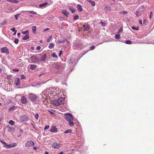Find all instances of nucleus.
Returning <instances> with one entry per match:
<instances>
[{"label": "nucleus", "mask_w": 154, "mask_h": 154, "mask_svg": "<svg viewBox=\"0 0 154 154\" xmlns=\"http://www.w3.org/2000/svg\"><path fill=\"white\" fill-rule=\"evenodd\" d=\"M58 154H63V152H60Z\"/></svg>", "instance_id": "nucleus-60"}, {"label": "nucleus", "mask_w": 154, "mask_h": 154, "mask_svg": "<svg viewBox=\"0 0 154 154\" xmlns=\"http://www.w3.org/2000/svg\"><path fill=\"white\" fill-rule=\"evenodd\" d=\"M152 11H151V12H150V17H149V18L150 19H151V15L152 14Z\"/></svg>", "instance_id": "nucleus-59"}, {"label": "nucleus", "mask_w": 154, "mask_h": 154, "mask_svg": "<svg viewBox=\"0 0 154 154\" xmlns=\"http://www.w3.org/2000/svg\"><path fill=\"white\" fill-rule=\"evenodd\" d=\"M148 23V21L146 20H144L143 21V24L145 25H147Z\"/></svg>", "instance_id": "nucleus-27"}, {"label": "nucleus", "mask_w": 154, "mask_h": 154, "mask_svg": "<svg viewBox=\"0 0 154 154\" xmlns=\"http://www.w3.org/2000/svg\"><path fill=\"white\" fill-rule=\"evenodd\" d=\"M41 48L40 46H38L36 47V49L37 50H39Z\"/></svg>", "instance_id": "nucleus-50"}, {"label": "nucleus", "mask_w": 154, "mask_h": 154, "mask_svg": "<svg viewBox=\"0 0 154 154\" xmlns=\"http://www.w3.org/2000/svg\"><path fill=\"white\" fill-rule=\"evenodd\" d=\"M65 42V40H63L62 41H61L60 42V43H64Z\"/></svg>", "instance_id": "nucleus-53"}, {"label": "nucleus", "mask_w": 154, "mask_h": 154, "mask_svg": "<svg viewBox=\"0 0 154 154\" xmlns=\"http://www.w3.org/2000/svg\"><path fill=\"white\" fill-rule=\"evenodd\" d=\"M21 79H23L25 78V76L23 74H22L21 75Z\"/></svg>", "instance_id": "nucleus-48"}, {"label": "nucleus", "mask_w": 154, "mask_h": 154, "mask_svg": "<svg viewBox=\"0 0 154 154\" xmlns=\"http://www.w3.org/2000/svg\"><path fill=\"white\" fill-rule=\"evenodd\" d=\"M28 119V117L26 115L22 116L20 118V120L23 122L27 121Z\"/></svg>", "instance_id": "nucleus-7"}, {"label": "nucleus", "mask_w": 154, "mask_h": 154, "mask_svg": "<svg viewBox=\"0 0 154 154\" xmlns=\"http://www.w3.org/2000/svg\"><path fill=\"white\" fill-rule=\"evenodd\" d=\"M53 104H54L56 106H59L60 104L58 103V101H55L54 102Z\"/></svg>", "instance_id": "nucleus-29"}, {"label": "nucleus", "mask_w": 154, "mask_h": 154, "mask_svg": "<svg viewBox=\"0 0 154 154\" xmlns=\"http://www.w3.org/2000/svg\"><path fill=\"white\" fill-rule=\"evenodd\" d=\"M83 27V30L85 31H88L90 28V26L88 24L84 25Z\"/></svg>", "instance_id": "nucleus-8"}, {"label": "nucleus", "mask_w": 154, "mask_h": 154, "mask_svg": "<svg viewBox=\"0 0 154 154\" xmlns=\"http://www.w3.org/2000/svg\"><path fill=\"white\" fill-rule=\"evenodd\" d=\"M64 118L69 122V125L70 126L74 125V124L73 122V116L72 114L70 113L65 114Z\"/></svg>", "instance_id": "nucleus-1"}, {"label": "nucleus", "mask_w": 154, "mask_h": 154, "mask_svg": "<svg viewBox=\"0 0 154 154\" xmlns=\"http://www.w3.org/2000/svg\"><path fill=\"white\" fill-rule=\"evenodd\" d=\"M19 40L18 39H15L14 40V42L16 44H17L18 43Z\"/></svg>", "instance_id": "nucleus-38"}, {"label": "nucleus", "mask_w": 154, "mask_h": 154, "mask_svg": "<svg viewBox=\"0 0 154 154\" xmlns=\"http://www.w3.org/2000/svg\"><path fill=\"white\" fill-rule=\"evenodd\" d=\"M54 47V45L53 44V43H51L49 45L48 48L50 49H51L53 48Z\"/></svg>", "instance_id": "nucleus-24"}, {"label": "nucleus", "mask_w": 154, "mask_h": 154, "mask_svg": "<svg viewBox=\"0 0 154 154\" xmlns=\"http://www.w3.org/2000/svg\"><path fill=\"white\" fill-rule=\"evenodd\" d=\"M17 145L16 143H13L11 144H7L6 145H4L3 147L7 149L11 148L16 146Z\"/></svg>", "instance_id": "nucleus-2"}, {"label": "nucleus", "mask_w": 154, "mask_h": 154, "mask_svg": "<svg viewBox=\"0 0 154 154\" xmlns=\"http://www.w3.org/2000/svg\"><path fill=\"white\" fill-rule=\"evenodd\" d=\"M122 31H123L122 29V28H121L119 30L118 33H119L121 32H122Z\"/></svg>", "instance_id": "nucleus-51"}, {"label": "nucleus", "mask_w": 154, "mask_h": 154, "mask_svg": "<svg viewBox=\"0 0 154 154\" xmlns=\"http://www.w3.org/2000/svg\"><path fill=\"white\" fill-rule=\"evenodd\" d=\"M72 12L73 13L75 12V10H71Z\"/></svg>", "instance_id": "nucleus-57"}, {"label": "nucleus", "mask_w": 154, "mask_h": 154, "mask_svg": "<svg viewBox=\"0 0 154 154\" xmlns=\"http://www.w3.org/2000/svg\"><path fill=\"white\" fill-rule=\"evenodd\" d=\"M19 16V14H17L15 15V17L16 20H17L18 19V17Z\"/></svg>", "instance_id": "nucleus-41"}, {"label": "nucleus", "mask_w": 154, "mask_h": 154, "mask_svg": "<svg viewBox=\"0 0 154 154\" xmlns=\"http://www.w3.org/2000/svg\"><path fill=\"white\" fill-rule=\"evenodd\" d=\"M125 43L128 44H131L132 42L130 40H127L126 41Z\"/></svg>", "instance_id": "nucleus-33"}, {"label": "nucleus", "mask_w": 154, "mask_h": 154, "mask_svg": "<svg viewBox=\"0 0 154 154\" xmlns=\"http://www.w3.org/2000/svg\"><path fill=\"white\" fill-rule=\"evenodd\" d=\"M7 23V22H6V20H4L3 22H2L1 23V24L2 25H5Z\"/></svg>", "instance_id": "nucleus-36"}, {"label": "nucleus", "mask_w": 154, "mask_h": 154, "mask_svg": "<svg viewBox=\"0 0 154 154\" xmlns=\"http://www.w3.org/2000/svg\"><path fill=\"white\" fill-rule=\"evenodd\" d=\"M17 35L18 36H19L20 35V33H18L17 34Z\"/></svg>", "instance_id": "nucleus-62"}, {"label": "nucleus", "mask_w": 154, "mask_h": 154, "mask_svg": "<svg viewBox=\"0 0 154 154\" xmlns=\"http://www.w3.org/2000/svg\"><path fill=\"white\" fill-rule=\"evenodd\" d=\"M60 144L57 143V142H54L52 146L53 148L58 149L60 147Z\"/></svg>", "instance_id": "nucleus-9"}, {"label": "nucleus", "mask_w": 154, "mask_h": 154, "mask_svg": "<svg viewBox=\"0 0 154 154\" xmlns=\"http://www.w3.org/2000/svg\"><path fill=\"white\" fill-rule=\"evenodd\" d=\"M1 52L2 53H5L7 54H8L9 53V51L8 49V48L6 47L1 48Z\"/></svg>", "instance_id": "nucleus-6"}, {"label": "nucleus", "mask_w": 154, "mask_h": 154, "mask_svg": "<svg viewBox=\"0 0 154 154\" xmlns=\"http://www.w3.org/2000/svg\"><path fill=\"white\" fill-rule=\"evenodd\" d=\"M29 98L32 101H34L37 98V96L34 94H30L29 95Z\"/></svg>", "instance_id": "nucleus-5"}, {"label": "nucleus", "mask_w": 154, "mask_h": 154, "mask_svg": "<svg viewBox=\"0 0 154 154\" xmlns=\"http://www.w3.org/2000/svg\"><path fill=\"white\" fill-rule=\"evenodd\" d=\"M132 28L133 29H134V30H137L138 29V28H136V27H135V26H133L132 27Z\"/></svg>", "instance_id": "nucleus-49"}, {"label": "nucleus", "mask_w": 154, "mask_h": 154, "mask_svg": "<svg viewBox=\"0 0 154 154\" xmlns=\"http://www.w3.org/2000/svg\"><path fill=\"white\" fill-rule=\"evenodd\" d=\"M9 124H10L11 125H14V121L12 120H10L9 122Z\"/></svg>", "instance_id": "nucleus-25"}, {"label": "nucleus", "mask_w": 154, "mask_h": 154, "mask_svg": "<svg viewBox=\"0 0 154 154\" xmlns=\"http://www.w3.org/2000/svg\"><path fill=\"white\" fill-rule=\"evenodd\" d=\"M37 27L36 26H33L32 27V30L33 33L34 34L36 33Z\"/></svg>", "instance_id": "nucleus-15"}, {"label": "nucleus", "mask_w": 154, "mask_h": 154, "mask_svg": "<svg viewBox=\"0 0 154 154\" xmlns=\"http://www.w3.org/2000/svg\"><path fill=\"white\" fill-rule=\"evenodd\" d=\"M52 56L54 57H56V58L57 57V56L56 54L55 53H54L52 54Z\"/></svg>", "instance_id": "nucleus-39"}, {"label": "nucleus", "mask_w": 154, "mask_h": 154, "mask_svg": "<svg viewBox=\"0 0 154 154\" xmlns=\"http://www.w3.org/2000/svg\"><path fill=\"white\" fill-rule=\"evenodd\" d=\"M63 52V51H60L59 52V55L60 56L61 54H62Z\"/></svg>", "instance_id": "nucleus-55"}, {"label": "nucleus", "mask_w": 154, "mask_h": 154, "mask_svg": "<svg viewBox=\"0 0 154 154\" xmlns=\"http://www.w3.org/2000/svg\"><path fill=\"white\" fill-rule=\"evenodd\" d=\"M30 58L32 63H36L39 61V59L35 56H33L31 57Z\"/></svg>", "instance_id": "nucleus-4"}, {"label": "nucleus", "mask_w": 154, "mask_h": 154, "mask_svg": "<svg viewBox=\"0 0 154 154\" xmlns=\"http://www.w3.org/2000/svg\"><path fill=\"white\" fill-rule=\"evenodd\" d=\"M49 28H47L45 29L44 30V32H46V31L49 30Z\"/></svg>", "instance_id": "nucleus-54"}, {"label": "nucleus", "mask_w": 154, "mask_h": 154, "mask_svg": "<svg viewBox=\"0 0 154 154\" xmlns=\"http://www.w3.org/2000/svg\"><path fill=\"white\" fill-rule=\"evenodd\" d=\"M35 117L37 119H38V113H36L35 115Z\"/></svg>", "instance_id": "nucleus-45"}, {"label": "nucleus", "mask_w": 154, "mask_h": 154, "mask_svg": "<svg viewBox=\"0 0 154 154\" xmlns=\"http://www.w3.org/2000/svg\"><path fill=\"white\" fill-rule=\"evenodd\" d=\"M59 19L60 20H61V21H64V20H65L63 18V17H59Z\"/></svg>", "instance_id": "nucleus-43"}, {"label": "nucleus", "mask_w": 154, "mask_h": 154, "mask_svg": "<svg viewBox=\"0 0 154 154\" xmlns=\"http://www.w3.org/2000/svg\"><path fill=\"white\" fill-rule=\"evenodd\" d=\"M1 142L2 143H3V144H4V145H7V143H6L5 142V141H3L2 140H1Z\"/></svg>", "instance_id": "nucleus-42"}, {"label": "nucleus", "mask_w": 154, "mask_h": 154, "mask_svg": "<svg viewBox=\"0 0 154 154\" xmlns=\"http://www.w3.org/2000/svg\"><path fill=\"white\" fill-rule=\"evenodd\" d=\"M55 65V68L57 69H59L61 67V65L60 64L58 63H54Z\"/></svg>", "instance_id": "nucleus-14"}, {"label": "nucleus", "mask_w": 154, "mask_h": 154, "mask_svg": "<svg viewBox=\"0 0 154 154\" xmlns=\"http://www.w3.org/2000/svg\"><path fill=\"white\" fill-rule=\"evenodd\" d=\"M46 54H44V55L43 56H42L41 58V59H40V60L41 61H44L45 59H46Z\"/></svg>", "instance_id": "nucleus-19"}, {"label": "nucleus", "mask_w": 154, "mask_h": 154, "mask_svg": "<svg viewBox=\"0 0 154 154\" xmlns=\"http://www.w3.org/2000/svg\"><path fill=\"white\" fill-rule=\"evenodd\" d=\"M49 125H46L45 126V128H44V129L45 130V129H48L49 128Z\"/></svg>", "instance_id": "nucleus-46"}, {"label": "nucleus", "mask_w": 154, "mask_h": 154, "mask_svg": "<svg viewBox=\"0 0 154 154\" xmlns=\"http://www.w3.org/2000/svg\"><path fill=\"white\" fill-rule=\"evenodd\" d=\"M17 30H16V31H15V32L13 34V35H15L17 33Z\"/></svg>", "instance_id": "nucleus-63"}, {"label": "nucleus", "mask_w": 154, "mask_h": 154, "mask_svg": "<svg viewBox=\"0 0 154 154\" xmlns=\"http://www.w3.org/2000/svg\"><path fill=\"white\" fill-rule=\"evenodd\" d=\"M139 23H140V24H142V20H140L139 21Z\"/></svg>", "instance_id": "nucleus-56"}, {"label": "nucleus", "mask_w": 154, "mask_h": 154, "mask_svg": "<svg viewBox=\"0 0 154 154\" xmlns=\"http://www.w3.org/2000/svg\"><path fill=\"white\" fill-rule=\"evenodd\" d=\"M47 4H48V3L47 2H45V3H43L42 4H40L39 6L40 7H43L44 6H45L46 5H47Z\"/></svg>", "instance_id": "nucleus-22"}, {"label": "nucleus", "mask_w": 154, "mask_h": 154, "mask_svg": "<svg viewBox=\"0 0 154 154\" xmlns=\"http://www.w3.org/2000/svg\"><path fill=\"white\" fill-rule=\"evenodd\" d=\"M19 69H13V71H14L16 72H18L19 71Z\"/></svg>", "instance_id": "nucleus-52"}, {"label": "nucleus", "mask_w": 154, "mask_h": 154, "mask_svg": "<svg viewBox=\"0 0 154 154\" xmlns=\"http://www.w3.org/2000/svg\"><path fill=\"white\" fill-rule=\"evenodd\" d=\"M15 85H20V83L19 79V78L16 79L15 81Z\"/></svg>", "instance_id": "nucleus-17"}, {"label": "nucleus", "mask_w": 154, "mask_h": 154, "mask_svg": "<svg viewBox=\"0 0 154 154\" xmlns=\"http://www.w3.org/2000/svg\"><path fill=\"white\" fill-rule=\"evenodd\" d=\"M100 23L101 24L102 26H105L106 24V23H104L102 21H101Z\"/></svg>", "instance_id": "nucleus-35"}, {"label": "nucleus", "mask_w": 154, "mask_h": 154, "mask_svg": "<svg viewBox=\"0 0 154 154\" xmlns=\"http://www.w3.org/2000/svg\"><path fill=\"white\" fill-rule=\"evenodd\" d=\"M34 145V143L31 140H29L26 142V146L27 147H30Z\"/></svg>", "instance_id": "nucleus-3"}, {"label": "nucleus", "mask_w": 154, "mask_h": 154, "mask_svg": "<svg viewBox=\"0 0 154 154\" xmlns=\"http://www.w3.org/2000/svg\"><path fill=\"white\" fill-rule=\"evenodd\" d=\"M115 38L116 39H120L121 37L120 35L119 34H117L115 35Z\"/></svg>", "instance_id": "nucleus-21"}, {"label": "nucleus", "mask_w": 154, "mask_h": 154, "mask_svg": "<svg viewBox=\"0 0 154 154\" xmlns=\"http://www.w3.org/2000/svg\"><path fill=\"white\" fill-rule=\"evenodd\" d=\"M77 8L78 10H82L81 5L79 4L77 5Z\"/></svg>", "instance_id": "nucleus-28"}, {"label": "nucleus", "mask_w": 154, "mask_h": 154, "mask_svg": "<svg viewBox=\"0 0 154 154\" xmlns=\"http://www.w3.org/2000/svg\"><path fill=\"white\" fill-rule=\"evenodd\" d=\"M29 32L28 30H27L25 31L22 32V33L23 34H26L28 32Z\"/></svg>", "instance_id": "nucleus-44"}, {"label": "nucleus", "mask_w": 154, "mask_h": 154, "mask_svg": "<svg viewBox=\"0 0 154 154\" xmlns=\"http://www.w3.org/2000/svg\"><path fill=\"white\" fill-rule=\"evenodd\" d=\"M30 69L32 70H34L36 68V66L35 65H30Z\"/></svg>", "instance_id": "nucleus-16"}, {"label": "nucleus", "mask_w": 154, "mask_h": 154, "mask_svg": "<svg viewBox=\"0 0 154 154\" xmlns=\"http://www.w3.org/2000/svg\"><path fill=\"white\" fill-rule=\"evenodd\" d=\"M128 12L126 11H122V12H121L119 13L120 14H121L123 15H125L127 14Z\"/></svg>", "instance_id": "nucleus-26"}, {"label": "nucleus", "mask_w": 154, "mask_h": 154, "mask_svg": "<svg viewBox=\"0 0 154 154\" xmlns=\"http://www.w3.org/2000/svg\"><path fill=\"white\" fill-rule=\"evenodd\" d=\"M45 154H48V153L47 152H45Z\"/></svg>", "instance_id": "nucleus-64"}, {"label": "nucleus", "mask_w": 154, "mask_h": 154, "mask_svg": "<svg viewBox=\"0 0 154 154\" xmlns=\"http://www.w3.org/2000/svg\"><path fill=\"white\" fill-rule=\"evenodd\" d=\"M21 103L23 104H25L27 102L26 98L24 96L21 97Z\"/></svg>", "instance_id": "nucleus-11"}, {"label": "nucleus", "mask_w": 154, "mask_h": 154, "mask_svg": "<svg viewBox=\"0 0 154 154\" xmlns=\"http://www.w3.org/2000/svg\"><path fill=\"white\" fill-rule=\"evenodd\" d=\"M29 38V35L28 34L26 35L25 36L23 37V40H26L28 39Z\"/></svg>", "instance_id": "nucleus-18"}, {"label": "nucleus", "mask_w": 154, "mask_h": 154, "mask_svg": "<svg viewBox=\"0 0 154 154\" xmlns=\"http://www.w3.org/2000/svg\"><path fill=\"white\" fill-rule=\"evenodd\" d=\"M57 100L58 101V103H59V104L61 105L63 104L64 98L63 97H61L59 98Z\"/></svg>", "instance_id": "nucleus-10"}, {"label": "nucleus", "mask_w": 154, "mask_h": 154, "mask_svg": "<svg viewBox=\"0 0 154 154\" xmlns=\"http://www.w3.org/2000/svg\"><path fill=\"white\" fill-rule=\"evenodd\" d=\"M79 18V16L78 14H76L73 17V19L74 20H76Z\"/></svg>", "instance_id": "nucleus-31"}, {"label": "nucleus", "mask_w": 154, "mask_h": 154, "mask_svg": "<svg viewBox=\"0 0 154 154\" xmlns=\"http://www.w3.org/2000/svg\"><path fill=\"white\" fill-rule=\"evenodd\" d=\"M11 2L13 3H17L19 2V1L17 0H11Z\"/></svg>", "instance_id": "nucleus-32"}, {"label": "nucleus", "mask_w": 154, "mask_h": 154, "mask_svg": "<svg viewBox=\"0 0 154 154\" xmlns=\"http://www.w3.org/2000/svg\"><path fill=\"white\" fill-rule=\"evenodd\" d=\"M72 130L71 129H68L66 130L65 132H64V134H67L68 133H71Z\"/></svg>", "instance_id": "nucleus-23"}, {"label": "nucleus", "mask_w": 154, "mask_h": 154, "mask_svg": "<svg viewBox=\"0 0 154 154\" xmlns=\"http://www.w3.org/2000/svg\"><path fill=\"white\" fill-rule=\"evenodd\" d=\"M43 74H44V73H41L39 75V76L40 77V76H41V75H43Z\"/></svg>", "instance_id": "nucleus-58"}, {"label": "nucleus", "mask_w": 154, "mask_h": 154, "mask_svg": "<svg viewBox=\"0 0 154 154\" xmlns=\"http://www.w3.org/2000/svg\"><path fill=\"white\" fill-rule=\"evenodd\" d=\"M7 77V78L8 79L10 78L11 77V76H8Z\"/></svg>", "instance_id": "nucleus-61"}, {"label": "nucleus", "mask_w": 154, "mask_h": 154, "mask_svg": "<svg viewBox=\"0 0 154 154\" xmlns=\"http://www.w3.org/2000/svg\"><path fill=\"white\" fill-rule=\"evenodd\" d=\"M61 12L66 17H68L69 12L67 10H62Z\"/></svg>", "instance_id": "nucleus-12"}, {"label": "nucleus", "mask_w": 154, "mask_h": 154, "mask_svg": "<svg viewBox=\"0 0 154 154\" xmlns=\"http://www.w3.org/2000/svg\"><path fill=\"white\" fill-rule=\"evenodd\" d=\"M11 30L14 32H15V31H16V30H15V28H12V29H11Z\"/></svg>", "instance_id": "nucleus-47"}, {"label": "nucleus", "mask_w": 154, "mask_h": 154, "mask_svg": "<svg viewBox=\"0 0 154 154\" xmlns=\"http://www.w3.org/2000/svg\"><path fill=\"white\" fill-rule=\"evenodd\" d=\"M95 47L94 46H92L90 47V50H93L95 48Z\"/></svg>", "instance_id": "nucleus-40"}, {"label": "nucleus", "mask_w": 154, "mask_h": 154, "mask_svg": "<svg viewBox=\"0 0 154 154\" xmlns=\"http://www.w3.org/2000/svg\"><path fill=\"white\" fill-rule=\"evenodd\" d=\"M50 130L51 132H56L57 131V128L54 126H52Z\"/></svg>", "instance_id": "nucleus-13"}, {"label": "nucleus", "mask_w": 154, "mask_h": 154, "mask_svg": "<svg viewBox=\"0 0 154 154\" xmlns=\"http://www.w3.org/2000/svg\"><path fill=\"white\" fill-rule=\"evenodd\" d=\"M87 1L91 3L93 6H94L95 5V3L94 2L92 1L91 0H87Z\"/></svg>", "instance_id": "nucleus-20"}, {"label": "nucleus", "mask_w": 154, "mask_h": 154, "mask_svg": "<svg viewBox=\"0 0 154 154\" xmlns=\"http://www.w3.org/2000/svg\"><path fill=\"white\" fill-rule=\"evenodd\" d=\"M15 107L14 106H12L10 107L9 109V111H10L11 110H13L14 109Z\"/></svg>", "instance_id": "nucleus-30"}, {"label": "nucleus", "mask_w": 154, "mask_h": 154, "mask_svg": "<svg viewBox=\"0 0 154 154\" xmlns=\"http://www.w3.org/2000/svg\"><path fill=\"white\" fill-rule=\"evenodd\" d=\"M52 38V36H50L48 38L47 40V42H50L51 39Z\"/></svg>", "instance_id": "nucleus-37"}, {"label": "nucleus", "mask_w": 154, "mask_h": 154, "mask_svg": "<svg viewBox=\"0 0 154 154\" xmlns=\"http://www.w3.org/2000/svg\"><path fill=\"white\" fill-rule=\"evenodd\" d=\"M29 12L30 14H36V12H34L32 11H29Z\"/></svg>", "instance_id": "nucleus-34"}]
</instances>
